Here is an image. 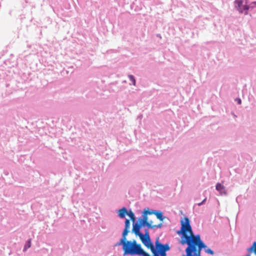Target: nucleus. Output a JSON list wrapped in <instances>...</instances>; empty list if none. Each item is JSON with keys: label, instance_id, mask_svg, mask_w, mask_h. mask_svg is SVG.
Here are the masks:
<instances>
[{"label": "nucleus", "instance_id": "nucleus-1", "mask_svg": "<svg viewBox=\"0 0 256 256\" xmlns=\"http://www.w3.org/2000/svg\"><path fill=\"white\" fill-rule=\"evenodd\" d=\"M180 230L178 234H182L184 239H182L180 244L182 245L187 244L188 248L186 250V256H200V251L202 248H206V244L200 240V236H194L190 224L189 219L185 218L180 222Z\"/></svg>", "mask_w": 256, "mask_h": 256}, {"label": "nucleus", "instance_id": "nucleus-2", "mask_svg": "<svg viewBox=\"0 0 256 256\" xmlns=\"http://www.w3.org/2000/svg\"><path fill=\"white\" fill-rule=\"evenodd\" d=\"M118 246L122 245L124 255H138L145 256L148 254L142 248L140 244H138L136 240H128L126 238H122Z\"/></svg>", "mask_w": 256, "mask_h": 256}, {"label": "nucleus", "instance_id": "nucleus-3", "mask_svg": "<svg viewBox=\"0 0 256 256\" xmlns=\"http://www.w3.org/2000/svg\"><path fill=\"white\" fill-rule=\"evenodd\" d=\"M142 228L141 225L139 224H135L133 225L132 232L134 233L136 236H139L142 244L148 248L152 245V243L150 241V236L148 230H146L145 234H143L140 231V228Z\"/></svg>", "mask_w": 256, "mask_h": 256}, {"label": "nucleus", "instance_id": "nucleus-4", "mask_svg": "<svg viewBox=\"0 0 256 256\" xmlns=\"http://www.w3.org/2000/svg\"><path fill=\"white\" fill-rule=\"evenodd\" d=\"M156 248L154 244L150 248L153 254V256H166V252L170 250V248L168 244H163L160 242L159 238H158L155 242Z\"/></svg>", "mask_w": 256, "mask_h": 256}, {"label": "nucleus", "instance_id": "nucleus-5", "mask_svg": "<svg viewBox=\"0 0 256 256\" xmlns=\"http://www.w3.org/2000/svg\"><path fill=\"white\" fill-rule=\"evenodd\" d=\"M138 221H139V224L140 225H141V226L142 227V226H146L148 228H160L162 226V223H160V224H158V225H156V224H152V222L150 221V222H144V220H142V218L141 219H139L138 220Z\"/></svg>", "mask_w": 256, "mask_h": 256}, {"label": "nucleus", "instance_id": "nucleus-6", "mask_svg": "<svg viewBox=\"0 0 256 256\" xmlns=\"http://www.w3.org/2000/svg\"><path fill=\"white\" fill-rule=\"evenodd\" d=\"M130 227V221L128 220H126L125 221V228L122 232V238H125L126 236L128 234V229Z\"/></svg>", "mask_w": 256, "mask_h": 256}, {"label": "nucleus", "instance_id": "nucleus-7", "mask_svg": "<svg viewBox=\"0 0 256 256\" xmlns=\"http://www.w3.org/2000/svg\"><path fill=\"white\" fill-rule=\"evenodd\" d=\"M216 190L220 192L221 194H226L225 187L220 183H218L216 185Z\"/></svg>", "mask_w": 256, "mask_h": 256}, {"label": "nucleus", "instance_id": "nucleus-8", "mask_svg": "<svg viewBox=\"0 0 256 256\" xmlns=\"http://www.w3.org/2000/svg\"><path fill=\"white\" fill-rule=\"evenodd\" d=\"M128 212L127 209L126 208H122V209L119 210L118 216L120 218H123L125 217L126 215L127 214Z\"/></svg>", "mask_w": 256, "mask_h": 256}, {"label": "nucleus", "instance_id": "nucleus-9", "mask_svg": "<svg viewBox=\"0 0 256 256\" xmlns=\"http://www.w3.org/2000/svg\"><path fill=\"white\" fill-rule=\"evenodd\" d=\"M247 251L248 252V253L250 254L252 252H254V254L256 252V242H254L252 246L247 249Z\"/></svg>", "mask_w": 256, "mask_h": 256}, {"label": "nucleus", "instance_id": "nucleus-10", "mask_svg": "<svg viewBox=\"0 0 256 256\" xmlns=\"http://www.w3.org/2000/svg\"><path fill=\"white\" fill-rule=\"evenodd\" d=\"M154 214L156 216L157 218L160 221H162L164 218L162 216V213L161 212H154Z\"/></svg>", "mask_w": 256, "mask_h": 256}, {"label": "nucleus", "instance_id": "nucleus-11", "mask_svg": "<svg viewBox=\"0 0 256 256\" xmlns=\"http://www.w3.org/2000/svg\"><path fill=\"white\" fill-rule=\"evenodd\" d=\"M127 215H128L130 218V220L133 222H134L136 221V218L134 216V214L132 212L131 210H130L128 212Z\"/></svg>", "mask_w": 256, "mask_h": 256}, {"label": "nucleus", "instance_id": "nucleus-12", "mask_svg": "<svg viewBox=\"0 0 256 256\" xmlns=\"http://www.w3.org/2000/svg\"><path fill=\"white\" fill-rule=\"evenodd\" d=\"M248 8H249V6H248L244 5V6H243L242 8H240L239 10L242 13L244 12L245 14H248L247 11L248 10Z\"/></svg>", "mask_w": 256, "mask_h": 256}, {"label": "nucleus", "instance_id": "nucleus-13", "mask_svg": "<svg viewBox=\"0 0 256 256\" xmlns=\"http://www.w3.org/2000/svg\"><path fill=\"white\" fill-rule=\"evenodd\" d=\"M128 78H130V80L132 82L133 85H136V80L134 79V78L132 75L128 76Z\"/></svg>", "mask_w": 256, "mask_h": 256}, {"label": "nucleus", "instance_id": "nucleus-14", "mask_svg": "<svg viewBox=\"0 0 256 256\" xmlns=\"http://www.w3.org/2000/svg\"><path fill=\"white\" fill-rule=\"evenodd\" d=\"M31 246V240L30 239L26 243L24 248V250H26L28 248H30Z\"/></svg>", "mask_w": 256, "mask_h": 256}, {"label": "nucleus", "instance_id": "nucleus-15", "mask_svg": "<svg viewBox=\"0 0 256 256\" xmlns=\"http://www.w3.org/2000/svg\"><path fill=\"white\" fill-rule=\"evenodd\" d=\"M236 4H238V10H240V6H242V0H236Z\"/></svg>", "mask_w": 256, "mask_h": 256}, {"label": "nucleus", "instance_id": "nucleus-16", "mask_svg": "<svg viewBox=\"0 0 256 256\" xmlns=\"http://www.w3.org/2000/svg\"><path fill=\"white\" fill-rule=\"evenodd\" d=\"M206 252L210 254H214V252L210 248H208L206 250Z\"/></svg>", "mask_w": 256, "mask_h": 256}, {"label": "nucleus", "instance_id": "nucleus-17", "mask_svg": "<svg viewBox=\"0 0 256 256\" xmlns=\"http://www.w3.org/2000/svg\"><path fill=\"white\" fill-rule=\"evenodd\" d=\"M154 214V212H150L148 210H145L144 212V214L146 215L147 214Z\"/></svg>", "mask_w": 256, "mask_h": 256}, {"label": "nucleus", "instance_id": "nucleus-18", "mask_svg": "<svg viewBox=\"0 0 256 256\" xmlns=\"http://www.w3.org/2000/svg\"><path fill=\"white\" fill-rule=\"evenodd\" d=\"M142 219L144 220V222H148V218L146 214H144Z\"/></svg>", "mask_w": 256, "mask_h": 256}, {"label": "nucleus", "instance_id": "nucleus-19", "mask_svg": "<svg viewBox=\"0 0 256 256\" xmlns=\"http://www.w3.org/2000/svg\"><path fill=\"white\" fill-rule=\"evenodd\" d=\"M206 200V198H205L202 202H200L198 203V206H200L201 205H202Z\"/></svg>", "mask_w": 256, "mask_h": 256}, {"label": "nucleus", "instance_id": "nucleus-20", "mask_svg": "<svg viewBox=\"0 0 256 256\" xmlns=\"http://www.w3.org/2000/svg\"><path fill=\"white\" fill-rule=\"evenodd\" d=\"M237 101H238V104H241V100L240 99V98H238L237 99Z\"/></svg>", "mask_w": 256, "mask_h": 256}, {"label": "nucleus", "instance_id": "nucleus-21", "mask_svg": "<svg viewBox=\"0 0 256 256\" xmlns=\"http://www.w3.org/2000/svg\"><path fill=\"white\" fill-rule=\"evenodd\" d=\"M145 255V256H150L148 254H146Z\"/></svg>", "mask_w": 256, "mask_h": 256}, {"label": "nucleus", "instance_id": "nucleus-22", "mask_svg": "<svg viewBox=\"0 0 256 256\" xmlns=\"http://www.w3.org/2000/svg\"><path fill=\"white\" fill-rule=\"evenodd\" d=\"M254 4H256V2H254Z\"/></svg>", "mask_w": 256, "mask_h": 256}, {"label": "nucleus", "instance_id": "nucleus-23", "mask_svg": "<svg viewBox=\"0 0 256 256\" xmlns=\"http://www.w3.org/2000/svg\"><path fill=\"white\" fill-rule=\"evenodd\" d=\"M254 254L256 255V252Z\"/></svg>", "mask_w": 256, "mask_h": 256}]
</instances>
